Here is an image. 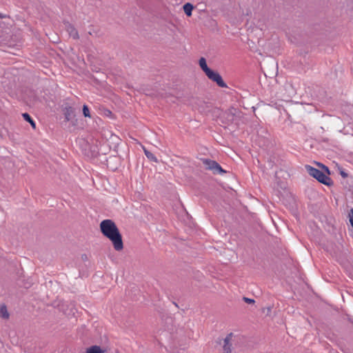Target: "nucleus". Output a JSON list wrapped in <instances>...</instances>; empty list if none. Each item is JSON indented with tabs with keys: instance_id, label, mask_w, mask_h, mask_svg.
Wrapping results in <instances>:
<instances>
[{
	"instance_id": "f257e3e1",
	"label": "nucleus",
	"mask_w": 353,
	"mask_h": 353,
	"mask_svg": "<svg viewBox=\"0 0 353 353\" xmlns=\"http://www.w3.org/2000/svg\"><path fill=\"white\" fill-rule=\"evenodd\" d=\"M100 228L102 234L109 239L117 251H121L123 248L122 236L116 225L110 219H105L101 222Z\"/></svg>"
},
{
	"instance_id": "f03ea898",
	"label": "nucleus",
	"mask_w": 353,
	"mask_h": 353,
	"mask_svg": "<svg viewBox=\"0 0 353 353\" xmlns=\"http://www.w3.org/2000/svg\"><path fill=\"white\" fill-rule=\"evenodd\" d=\"M199 64L201 70L204 72L205 75L214 82H216V84L221 88H226L227 85L223 81L221 76L216 72L210 69L207 65L206 60L204 57L200 58L199 61Z\"/></svg>"
},
{
	"instance_id": "7ed1b4c3",
	"label": "nucleus",
	"mask_w": 353,
	"mask_h": 353,
	"mask_svg": "<svg viewBox=\"0 0 353 353\" xmlns=\"http://www.w3.org/2000/svg\"><path fill=\"white\" fill-rule=\"evenodd\" d=\"M241 341V336L239 335L230 333L224 339L223 349L225 353H231L232 351L236 350L239 347V342Z\"/></svg>"
},
{
	"instance_id": "20e7f679",
	"label": "nucleus",
	"mask_w": 353,
	"mask_h": 353,
	"mask_svg": "<svg viewBox=\"0 0 353 353\" xmlns=\"http://www.w3.org/2000/svg\"><path fill=\"white\" fill-rule=\"evenodd\" d=\"M305 170L308 172V174L315 178L321 183L325 185H329L330 183V178L328 177L325 174H324L322 171L311 166V165H305Z\"/></svg>"
},
{
	"instance_id": "39448f33",
	"label": "nucleus",
	"mask_w": 353,
	"mask_h": 353,
	"mask_svg": "<svg viewBox=\"0 0 353 353\" xmlns=\"http://www.w3.org/2000/svg\"><path fill=\"white\" fill-rule=\"evenodd\" d=\"M203 164L205 169L212 170L214 173H223L225 171L221 168L218 163L208 159H202Z\"/></svg>"
},
{
	"instance_id": "423d86ee",
	"label": "nucleus",
	"mask_w": 353,
	"mask_h": 353,
	"mask_svg": "<svg viewBox=\"0 0 353 353\" xmlns=\"http://www.w3.org/2000/svg\"><path fill=\"white\" fill-rule=\"evenodd\" d=\"M108 350L98 345H93L86 350L85 353H105Z\"/></svg>"
},
{
	"instance_id": "0eeeda50",
	"label": "nucleus",
	"mask_w": 353,
	"mask_h": 353,
	"mask_svg": "<svg viewBox=\"0 0 353 353\" xmlns=\"http://www.w3.org/2000/svg\"><path fill=\"white\" fill-rule=\"evenodd\" d=\"M67 31L69 34V35L72 37L73 39H77L78 38V32L76 30V29L70 24H68L66 26Z\"/></svg>"
},
{
	"instance_id": "6e6552de",
	"label": "nucleus",
	"mask_w": 353,
	"mask_h": 353,
	"mask_svg": "<svg viewBox=\"0 0 353 353\" xmlns=\"http://www.w3.org/2000/svg\"><path fill=\"white\" fill-rule=\"evenodd\" d=\"M183 8L184 12L187 16L190 17L192 15V12L194 7L190 3H186L185 4H184Z\"/></svg>"
},
{
	"instance_id": "1a4fd4ad",
	"label": "nucleus",
	"mask_w": 353,
	"mask_h": 353,
	"mask_svg": "<svg viewBox=\"0 0 353 353\" xmlns=\"http://www.w3.org/2000/svg\"><path fill=\"white\" fill-rule=\"evenodd\" d=\"M143 150H144V153H145V156L147 157V158L148 159H150V161H154V162L157 161V159L152 152H150L145 148H143Z\"/></svg>"
},
{
	"instance_id": "9d476101",
	"label": "nucleus",
	"mask_w": 353,
	"mask_h": 353,
	"mask_svg": "<svg viewBox=\"0 0 353 353\" xmlns=\"http://www.w3.org/2000/svg\"><path fill=\"white\" fill-rule=\"evenodd\" d=\"M0 316L3 319H8L9 316V314L5 305H2L0 307Z\"/></svg>"
},
{
	"instance_id": "9b49d317",
	"label": "nucleus",
	"mask_w": 353,
	"mask_h": 353,
	"mask_svg": "<svg viewBox=\"0 0 353 353\" xmlns=\"http://www.w3.org/2000/svg\"><path fill=\"white\" fill-rule=\"evenodd\" d=\"M22 116H23V119L26 121L29 122L33 128H35V123L34 122V121L32 120L31 117L28 113H23L22 114Z\"/></svg>"
},
{
	"instance_id": "f8f14e48",
	"label": "nucleus",
	"mask_w": 353,
	"mask_h": 353,
	"mask_svg": "<svg viewBox=\"0 0 353 353\" xmlns=\"http://www.w3.org/2000/svg\"><path fill=\"white\" fill-rule=\"evenodd\" d=\"M83 115L85 117H90L89 109H88V106L86 105H84L83 107Z\"/></svg>"
},
{
	"instance_id": "ddd939ff",
	"label": "nucleus",
	"mask_w": 353,
	"mask_h": 353,
	"mask_svg": "<svg viewBox=\"0 0 353 353\" xmlns=\"http://www.w3.org/2000/svg\"><path fill=\"white\" fill-rule=\"evenodd\" d=\"M348 218L351 225L353 227V208H352L348 213Z\"/></svg>"
},
{
	"instance_id": "4468645a",
	"label": "nucleus",
	"mask_w": 353,
	"mask_h": 353,
	"mask_svg": "<svg viewBox=\"0 0 353 353\" xmlns=\"http://www.w3.org/2000/svg\"><path fill=\"white\" fill-rule=\"evenodd\" d=\"M244 301L248 303H254V301L252 299H249V298H246V297H244Z\"/></svg>"
},
{
	"instance_id": "2eb2a0df",
	"label": "nucleus",
	"mask_w": 353,
	"mask_h": 353,
	"mask_svg": "<svg viewBox=\"0 0 353 353\" xmlns=\"http://www.w3.org/2000/svg\"><path fill=\"white\" fill-rule=\"evenodd\" d=\"M4 18H6V15L2 13H0V19H4Z\"/></svg>"
},
{
	"instance_id": "dca6fc26",
	"label": "nucleus",
	"mask_w": 353,
	"mask_h": 353,
	"mask_svg": "<svg viewBox=\"0 0 353 353\" xmlns=\"http://www.w3.org/2000/svg\"><path fill=\"white\" fill-rule=\"evenodd\" d=\"M341 174L343 177L346 176V174H345L344 172H341Z\"/></svg>"
}]
</instances>
